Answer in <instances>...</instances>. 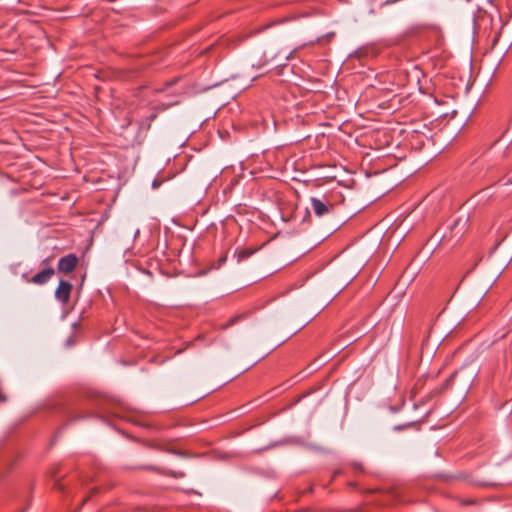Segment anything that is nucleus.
I'll return each mask as SVG.
<instances>
[{"mask_svg":"<svg viewBox=\"0 0 512 512\" xmlns=\"http://www.w3.org/2000/svg\"><path fill=\"white\" fill-rule=\"evenodd\" d=\"M470 504H475L476 502L474 500L469 501Z\"/></svg>","mask_w":512,"mask_h":512,"instance_id":"obj_15","label":"nucleus"},{"mask_svg":"<svg viewBox=\"0 0 512 512\" xmlns=\"http://www.w3.org/2000/svg\"><path fill=\"white\" fill-rule=\"evenodd\" d=\"M139 233H140V230L136 229L135 234H134V239L138 237Z\"/></svg>","mask_w":512,"mask_h":512,"instance_id":"obj_10","label":"nucleus"},{"mask_svg":"<svg viewBox=\"0 0 512 512\" xmlns=\"http://www.w3.org/2000/svg\"><path fill=\"white\" fill-rule=\"evenodd\" d=\"M310 208L318 217H323L331 212L333 205L326 197H311Z\"/></svg>","mask_w":512,"mask_h":512,"instance_id":"obj_3","label":"nucleus"},{"mask_svg":"<svg viewBox=\"0 0 512 512\" xmlns=\"http://www.w3.org/2000/svg\"><path fill=\"white\" fill-rule=\"evenodd\" d=\"M225 260H226V257L221 258V259H220V263L225 262Z\"/></svg>","mask_w":512,"mask_h":512,"instance_id":"obj_14","label":"nucleus"},{"mask_svg":"<svg viewBox=\"0 0 512 512\" xmlns=\"http://www.w3.org/2000/svg\"><path fill=\"white\" fill-rule=\"evenodd\" d=\"M503 184H504V185H510V184H512V175H511V176H508V177L506 178V180H504V183H503Z\"/></svg>","mask_w":512,"mask_h":512,"instance_id":"obj_9","label":"nucleus"},{"mask_svg":"<svg viewBox=\"0 0 512 512\" xmlns=\"http://www.w3.org/2000/svg\"><path fill=\"white\" fill-rule=\"evenodd\" d=\"M481 260V258H477V260L474 262L473 268L477 266V263Z\"/></svg>","mask_w":512,"mask_h":512,"instance_id":"obj_13","label":"nucleus"},{"mask_svg":"<svg viewBox=\"0 0 512 512\" xmlns=\"http://www.w3.org/2000/svg\"><path fill=\"white\" fill-rule=\"evenodd\" d=\"M54 275V269L52 267H48L43 269L42 271L36 273L32 277V283L37 285H43Z\"/></svg>","mask_w":512,"mask_h":512,"instance_id":"obj_6","label":"nucleus"},{"mask_svg":"<svg viewBox=\"0 0 512 512\" xmlns=\"http://www.w3.org/2000/svg\"><path fill=\"white\" fill-rule=\"evenodd\" d=\"M393 497H398V492L396 490L391 491Z\"/></svg>","mask_w":512,"mask_h":512,"instance_id":"obj_11","label":"nucleus"},{"mask_svg":"<svg viewBox=\"0 0 512 512\" xmlns=\"http://www.w3.org/2000/svg\"><path fill=\"white\" fill-rule=\"evenodd\" d=\"M72 284L65 280H60L59 285L55 291V297L63 304L69 302Z\"/></svg>","mask_w":512,"mask_h":512,"instance_id":"obj_4","label":"nucleus"},{"mask_svg":"<svg viewBox=\"0 0 512 512\" xmlns=\"http://www.w3.org/2000/svg\"><path fill=\"white\" fill-rule=\"evenodd\" d=\"M88 497H89V496H87V495H86V496H84V497L81 499V503L86 502V501L88 500Z\"/></svg>","mask_w":512,"mask_h":512,"instance_id":"obj_12","label":"nucleus"},{"mask_svg":"<svg viewBox=\"0 0 512 512\" xmlns=\"http://www.w3.org/2000/svg\"><path fill=\"white\" fill-rule=\"evenodd\" d=\"M77 262L78 259L74 254H68L59 259L58 269L61 272L70 273L75 269Z\"/></svg>","mask_w":512,"mask_h":512,"instance_id":"obj_5","label":"nucleus"},{"mask_svg":"<svg viewBox=\"0 0 512 512\" xmlns=\"http://www.w3.org/2000/svg\"><path fill=\"white\" fill-rule=\"evenodd\" d=\"M175 103H162L159 105H156L153 107V113L149 116V120H154L157 116V113L165 111L166 109L170 108L171 106L175 105Z\"/></svg>","mask_w":512,"mask_h":512,"instance_id":"obj_7","label":"nucleus"},{"mask_svg":"<svg viewBox=\"0 0 512 512\" xmlns=\"http://www.w3.org/2000/svg\"><path fill=\"white\" fill-rule=\"evenodd\" d=\"M254 253V250L251 249H240L236 250L235 256L237 257V261L241 262L247 258H249Z\"/></svg>","mask_w":512,"mask_h":512,"instance_id":"obj_8","label":"nucleus"},{"mask_svg":"<svg viewBox=\"0 0 512 512\" xmlns=\"http://www.w3.org/2000/svg\"><path fill=\"white\" fill-rule=\"evenodd\" d=\"M469 214L461 212L453 220V223L449 226V234H445L443 239H447L450 242H458L462 236L467 232L469 228Z\"/></svg>","mask_w":512,"mask_h":512,"instance_id":"obj_2","label":"nucleus"},{"mask_svg":"<svg viewBox=\"0 0 512 512\" xmlns=\"http://www.w3.org/2000/svg\"><path fill=\"white\" fill-rule=\"evenodd\" d=\"M475 371L469 367L461 368L451 375L445 382V388H450L462 393H466L475 378Z\"/></svg>","mask_w":512,"mask_h":512,"instance_id":"obj_1","label":"nucleus"}]
</instances>
